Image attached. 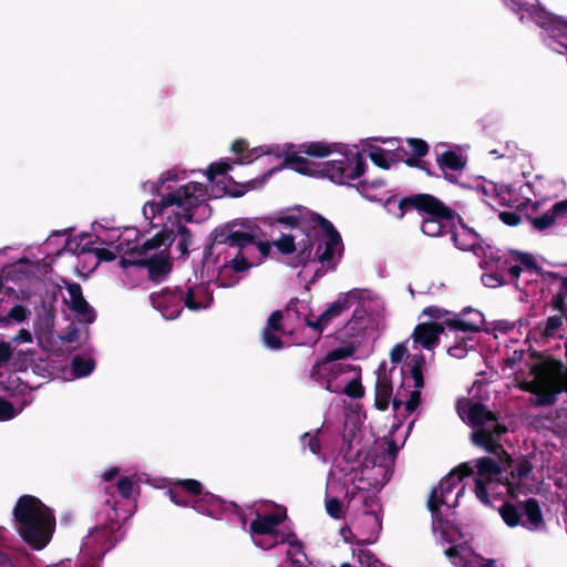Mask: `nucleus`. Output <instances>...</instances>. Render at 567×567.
Listing matches in <instances>:
<instances>
[{
    "instance_id": "1",
    "label": "nucleus",
    "mask_w": 567,
    "mask_h": 567,
    "mask_svg": "<svg viewBox=\"0 0 567 567\" xmlns=\"http://www.w3.org/2000/svg\"><path fill=\"white\" fill-rule=\"evenodd\" d=\"M207 187L198 182H189L179 186L176 190L171 192L158 202L148 203L144 206L143 213L147 216V206L151 209L153 217L155 215H163L164 212L175 206L174 219L167 218L168 227L175 229L176 237L179 236L176 249L179 256L188 255L189 246L193 243V235L189 228L181 223L184 219L187 223L198 221L209 215L210 208L207 204Z\"/></svg>"
},
{
    "instance_id": "2",
    "label": "nucleus",
    "mask_w": 567,
    "mask_h": 567,
    "mask_svg": "<svg viewBox=\"0 0 567 567\" xmlns=\"http://www.w3.org/2000/svg\"><path fill=\"white\" fill-rule=\"evenodd\" d=\"M21 539L33 550H42L52 539L56 526L53 509L37 496L21 495L12 509Z\"/></svg>"
},
{
    "instance_id": "3",
    "label": "nucleus",
    "mask_w": 567,
    "mask_h": 567,
    "mask_svg": "<svg viewBox=\"0 0 567 567\" xmlns=\"http://www.w3.org/2000/svg\"><path fill=\"white\" fill-rule=\"evenodd\" d=\"M456 411L463 421H467L473 427L471 442L493 452L501 449V440L508 432L505 424L499 422V415L492 412L482 402H473L470 399H460L456 403Z\"/></svg>"
},
{
    "instance_id": "4",
    "label": "nucleus",
    "mask_w": 567,
    "mask_h": 567,
    "mask_svg": "<svg viewBox=\"0 0 567 567\" xmlns=\"http://www.w3.org/2000/svg\"><path fill=\"white\" fill-rule=\"evenodd\" d=\"M532 381H524L519 389L535 395L530 399L534 406H551L561 392L567 393V372L564 363L553 357L530 367Z\"/></svg>"
},
{
    "instance_id": "5",
    "label": "nucleus",
    "mask_w": 567,
    "mask_h": 567,
    "mask_svg": "<svg viewBox=\"0 0 567 567\" xmlns=\"http://www.w3.org/2000/svg\"><path fill=\"white\" fill-rule=\"evenodd\" d=\"M260 234V227L251 220H231L212 231L210 247L226 245L235 248L237 250L235 256L225 262V267L231 268L235 272H243L251 267L244 250L255 244Z\"/></svg>"
},
{
    "instance_id": "6",
    "label": "nucleus",
    "mask_w": 567,
    "mask_h": 567,
    "mask_svg": "<svg viewBox=\"0 0 567 567\" xmlns=\"http://www.w3.org/2000/svg\"><path fill=\"white\" fill-rule=\"evenodd\" d=\"M112 512L114 517L110 516V525L93 527L84 538L80 551V564L75 567H101L105 554L122 540L121 526L118 520L115 519L117 514L115 509H112ZM47 567H72V563L68 559Z\"/></svg>"
},
{
    "instance_id": "7",
    "label": "nucleus",
    "mask_w": 567,
    "mask_h": 567,
    "mask_svg": "<svg viewBox=\"0 0 567 567\" xmlns=\"http://www.w3.org/2000/svg\"><path fill=\"white\" fill-rule=\"evenodd\" d=\"M296 239L297 237L292 234H281L280 238L272 243L256 239L254 245L257 246L264 258L269 256L272 246H275L284 256L296 252V255L290 259L289 266L292 268H297L299 266L305 267L312 259L315 243L308 234H306L299 241H296Z\"/></svg>"
},
{
    "instance_id": "8",
    "label": "nucleus",
    "mask_w": 567,
    "mask_h": 567,
    "mask_svg": "<svg viewBox=\"0 0 567 567\" xmlns=\"http://www.w3.org/2000/svg\"><path fill=\"white\" fill-rule=\"evenodd\" d=\"M399 213L396 218L402 219L406 214L416 212L421 216L435 218H457L461 216L451 207L446 206L434 195L417 193L404 196L398 202Z\"/></svg>"
},
{
    "instance_id": "9",
    "label": "nucleus",
    "mask_w": 567,
    "mask_h": 567,
    "mask_svg": "<svg viewBox=\"0 0 567 567\" xmlns=\"http://www.w3.org/2000/svg\"><path fill=\"white\" fill-rule=\"evenodd\" d=\"M293 147V144H286L287 151L285 152L284 161L277 169L287 167L302 175H315L317 173L316 164L301 156L300 153L319 158L327 157L332 153V146L322 141L302 143L299 145L298 152L292 151ZM274 171L276 168L271 169L270 173Z\"/></svg>"
},
{
    "instance_id": "10",
    "label": "nucleus",
    "mask_w": 567,
    "mask_h": 567,
    "mask_svg": "<svg viewBox=\"0 0 567 567\" xmlns=\"http://www.w3.org/2000/svg\"><path fill=\"white\" fill-rule=\"evenodd\" d=\"M321 218H323L322 215L305 206L295 205L271 214L268 220L271 227L279 225L281 229H299L303 235L310 236L309 231L320 223Z\"/></svg>"
},
{
    "instance_id": "11",
    "label": "nucleus",
    "mask_w": 567,
    "mask_h": 567,
    "mask_svg": "<svg viewBox=\"0 0 567 567\" xmlns=\"http://www.w3.org/2000/svg\"><path fill=\"white\" fill-rule=\"evenodd\" d=\"M367 168L364 157L360 152H350L343 158L323 164L320 173L337 184H347L361 177Z\"/></svg>"
},
{
    "instance_id": "12",
    "label": "nucleus",
    "mask_w": 567,
    "mask_h": 567,
    "mask_svg": "<svg viewBox=\"0 0 567 567\" xmlns=\"http://www.w3.org/2000/svg\"><path fill=\"white\" fill-rule=\"evenodd\" d=\"M317 226L320 227L326 239L318 244L313 260L320 262L327 270H336L337 261L334 259L337 256L341 258L344 250L342 237L326 217L321 218Z\"/></svg>"
},
{
    "instance_id": "13",
    "label": "nucleus",
    "mask_w": 567,
    "mask_h": 567,
    "mask_svg": "<svg viewBox=\"0 0 567 567\" xmlns=\"http://www.w3.org/2000/svg\"><path fill=\"white\" fill-rule=\"evenodd\" d=\"M249 532L252 536H264V539L255 540V544L260 548L268 550L279 544L288 543L291 547L298 551L302 550V543L297 538L295 533H285L274 527L260 516L250 523Z\"/></svg>"
},
{
    "instance_id": "14",
    "label": "nucleus",
    "mask_w": 567,
    "mask_h": 567,
    "mask_svg": "<svg viewBox=\"0 0 567 567\" xmlns=\"http://www.w3.org/2000/svg\"><path fill=\"white\" fill-rule=\"evenodd\" d=\"M360 298V291L354 289L347 293H342L317 318L312 319L310 316L305 318L307 327L311 328L320 337L323 330L344 311L349 310L354 299Z\"/></svg>"
},
{
    "instance_id": "15",
    "label": "nucleus",
    "mask_w": 567,
    "mask_h": 567,
    "mask_svg": "<svg viewBox=\"0 0 567 567\" xmlns=\"http://www.w3.org/2000/svg\"><path fill=\"white\" fill-rule=\"evenodd\" d=\"M189 506L195 512L215 519H219L226 511L233 509V512L239 516L241 523L246 524V516L241 513L240 507L235 502H226L210 492L202 493V495L197 496Z\"/></svg>"
},
{
    "instance_id": "16",
    "label": "nucleus",
    "mask_w": 567,
    "mask_h": 567,
    "mask_svg": "<svg viewBox=\"0 0 567 567\" xmlns=\"http://www.w3.org/2000/svg\"><path fill=\"white\" fill-rule=\"evenodd\" d=\"M152 306L158 310L165 319H175L182 312V297L179 287H165L150 296Z\"/></svg>"
},
{
    "instance_id": "17",
    "label": "nucleus",
    "mask_w": 567,
    "mask_h": 567,
    "mask_svg": "<svg viewBox=\"0 0 567 567\" xmlns=\"http://www.w3.org/2000/svg\"><path fill=\"white\" fill-rule=\"evenodd\" d=\"M135 267L147 268L148 278L153 282L163 281L173 269V264L169 257V250L162 249L159 252H155L148 258L131 260Z\"/></svg>"
},
{
    "instance_id": "18",
    "label": "nucleus",
    "mask_w": 567,
    "mask_h": 567,
    "mask_svg": "<svg viewBox=\"0 0 567 567\" xmlns=\"http://www.w3.org/2000/svg\"><path fill=\"white\" fill-rule=\"evenodd\" d=\"M133 488H134V484H133L132 478L126 477V476L121 477L117 481L115 486H106L105 487L106 494L110 495L111 497L106 498L104 502V505L106 507L105 508V522L99 524L97 526L110 525V523H111L110 516L114 517L112 509H115V512L117 514L115 519L118 520L120 526L122 527L123 522L126 520L130 517V515H127L125 517H120L118 511L116 508L117 501L114 499V491L118 492V494L122 496V498L130 499L132 496V493H133ZM120 534H122V538H123L124 533L122 532V528L120 529Z\"/></svg>"
},
{
    "instance_id": "19",
    "label": "nucleus",
    "mask_w": 567,
    "mask_h": 567,
    "mask_svg": "<svg viewBox=\"0 0 567 567\" xmlns=\"http://www.w3.org/2000/svg\"><path fill=\"white\" fill-rule=\"evenodd\" d=\"M525 10L529 13L533 21L551 37L567 38V20L564 18L551 14L539 6H529Z\"/></svg>"
},
{
    "instance_id": "20",
    "label": "nucleus",
    "mask_w": 567,
    "mask_h": 567,
    "mask_svg": "<svg viewBox=\"0 0 567 567\" xmlns=\"http://www.w3.org/2000/svg\"><path fill=\"white\" fill-rule=\"evenodd\" d=\"M484 322L483 313L471 307L464 308L461 315H455L454 318L444 320L449 329L462 332H480L482 331Z\"/></svg>"
},
{
    "instance_id": "21",
    "label": "nucleus",
    "mask_w": 567,
    "mask_h": 567,
    "mask_svg": "<svg viewBox=\"0 0 567 567\" xmlns=\"http://www.w3.org/2000/svg\"><path fill=\"white\" fill-rule=\"evenodd\" d=\"M65 288L71 298L69 307L75 313L78 320L86 324L93 323L96 318V313L83 297L81 285L78 282H70L66 284Z\"/></svg>"
},
{
    "instance_id": "22",
    "label": "nucleus",
    "mask_w": 567,
    "mask_h": 567,
    "mask_svg": "<svg viewBox=\"0 0 567 567\" xmlns=\"http://www.w3.org/2000/svg\"><path fill=\"white\" fill-rule=\"evenodd\" d=\"M175 239V229L169 228L168 224H165L163 228L152 238L145 240L142 245L132 247L131 255L133 257L134 255H137L140 258H147L146 255L151 250L159 249L162 247H164L163 249L168 250Z\"/></svg>"
},
{
    "instance_id": "23",
    "label": "nucleus",
    "mask_w": 567,
    "mask_h": 567,
    "mask_svg": "<svg viewBox=\"0 0 567 567\" xmlns=\"http://www.w3.org/2000/svg\"><path fill=\"white\" fill-rule=\"evenodd\" d=\"M534 465L528 455H520L516 458V463L512 471H509L506 482L507 492L511 497L516 498L522 492V478H527L533 473Z\"/></svg>"
},
{
    "instance_id": "24",
    "label": "nucleus",
    "mask_w": 567,
    "mask_h": 567,
    "mask_svg": "<svg viewBox=\"0 0 567 567\" xmlns=\"http://www.w3.org/2000/svg\"><path fill=\"white\" fill-rule=\"evenodd\" d=\"M445 323L423 322L416 324L412 338L415 343H420L424 349L431 350L439 344L440 336L444 332Z\"/></svg>"
},
{
    "instance_id": "25",
    "label": "nucleus",
    "mask_w": 567,
    "mask_h": 567,
    "mask_svg": "<svg viewBox=\"0 0 567 567\" xmlns=\"http://www.w3.org/2000/svg\"><path fill=\"white\" fill-rule=\"evenodd\" d=\"M182 303L192 311H198L209 307L213 296L204 285L187 287L186 291L181 288Z\"/></svg>"
},
{
    "instance_id": "26",
    "label": "nucleus",
    "mask_w": 567,
    "mask_h": 567,
    "mask_svg": "<svg viewBox=\"0 0 567 567\" xmlns=\"http://www.w3.org/2000/svg\"><path fill=\"white\" fill-rule=\"evenodd\" d=\"M393 394V386L385 373V363L378 368V378L374 389V405L379 411H386Z\"/></svg>"
},
{
    "instance_id": "27",
    "label": "nucleus",
    "mask_w": 567,
    "mask_h": 567,
    "mask_svg": "<svg viewBox=\"0 0 567 567\" xmlns=\"http://www.w3.org/2000/svg\"><path fill=\"white\" fill-rule=\"evenodd\" d=\"M360 502L362 504L363 519L371 523V529L373 532L381 530L382 523L379 516L381 511V504L377 494L370 491H361L359 493Z\"/></svg>"
},
{
    "instance_id": "28",
    "label": "nucleus",
    "mask_w": 567,
    "mask_h": 567,
    "mask_svg": "<svg viewBox=\"0 0 567 567\" xmlns=\"http://www.w3.org/2000/svg\"><path fill=\"white\" fill-rule=\"evenodd\" d=\"M519 508L526 519L523 520L522 526L528 530H537L545 525L543 512L539 502L536 498H527L524 502H519Z\"/></svg>"
},
{
    "instance_id": "29",
    "label": "nucleus",
    "mask_w": 567,
    "mask_h": 567,
    "mask_svg": "<svg viewBox=\"0 0 567 567\" xmlns=\"http://www.w3.org/2000/svg\"><path fill=\"white\" fill-rule=\"evenodd\" d=\"M436 162L444 177L450 182H452L453 178L446 174V169L458 172L463 171L466 165V161L462 157V155L451 150L439 154L436 156Z\"/></svg>"
},
{
    "instance_id": "30",
    "label": "nucleus",
    "mask_w": 567,
    "mask_h": 567,
    "mask_svg": "<svg viewBox=\"0 0 567 567\" xmlns=\"http://www.w3.org/2000/svg\"><path fill=\"white\" fill-rule=\"evenodd\" d=\"M406 144L409 146V154L406 159H403V163L409 167H413L420 165V159L424 157L429 153V144L422 140L416 137L406 138Z\"/></svg>"
},
{
    "instance_id": "31",
    "label": "nucleus",
    "mask_w": 567,
    "mask_h": 567,
    "mask_svg": "<svg viewBox=\"0 0 567 567\" xmlns=\"http://www.w3.org/2000/svg\"><path fill=\"white\" fill-rule=\"evenodd\" d=\"M7 533V529L0 526V567H16L14 560L20 550L9 544Z\"/></svg>"
},
{
    "instance_id": "32",
    "label": "nucleus",
    "mask_w": 567,
    "mask_h": 567,
    "mask_svg": "<svg viewBox=\"0 0 567 567\" xmlns=\"http://www.w3.org/2000/svg\"><path fill=\"white\" fill-rule=\"evenodd\" d=\"M329 363L328 362H322V359L317 361L312 368H311V371H310V378L320 383L322 382L326 378H328L329 373H338V372H344V371H351V370H355L354 367L352 365H347V369H342L340 365H337V364H332L330 365L329 368L327 367Z\"/></svg>"
},
{
    "instance_id": "33",
    "label": "nucleus",
    "mask_w": 567,
    "mask_h": 567,
    "mask_svg": "<svg viewBox=\"0 0 567 567\" xmlns=\"http://www.w3.org/2000/svg\"><path fill=\"white\" fill-rule=\"evenodd\" d=\"M458 221L466 231L462 235L454 233L452 238L458 249L464 251L472 250L477 245L478 234L463 224L462 218Z\"/></svg>"
},
{
    "instance_id": "34",
    "label": "nucleus",
    "mask_w": 567,
    "mask_h": 567,
    "mask_svg": "<svg viewBox=\"0 0 567 567\" xmlns=\"http://www.w3.org/2000/svg\"><path fill=\"white\" fill-rule=\"evenodd\" d=\"M522 508H519V503L518 504H512L509 502H505L501 507H499V515L501 517L503 518L504 523L508 526V527H516L518 525H522L523 520H522V512H520Z\"/></svg>"
},
{
    "instance_id": "35",
    "label": "nucleus",
    "mask_w": 567,
    "mask_h": 567,
    "mask_svg": "<svg viewBox=\"0 0 567 567\" xmlns=\"http://www.w3.org/2000/svg\"><path fill=\"white\" fill-rule=\"evenodd\" d=\"M425 363V358L422 353L412 354L409 361V368L411 378L413 380V385L416 389L424 388V377H423V365Z\"/></svg>"
},
{
    "instance_id": "36",
    "label": "nucleus",
    "mask_w": 567,
    "mask_h": 567,
    "mask_svg": "<svg viewBox=\"0 0 567 567\" xmlns=\"http://www.w3.org/2000/svg\"><path fill=\"white\" fill-rule=\"evenodd\" d=\"M475 467L477 468V474L481 478L487 477L491 480L493 476L502 473V466L488 456L478 458L475 463Z\"/></svg>"
},
{
    "instance_id": "37",
    "label": "nucleus",
    "mask_w": 567,
    "mask_h": 567,
    "mask_svg": "<svg viewBox=\"0 0 567 567\" xmlns=\"http://www.w3.org/2000/svg\"><path fill=\"white\" fill-rule=\"evenodd\" d=\"M231 151L236 154H241L243 158L240 163L244 161H247L248 163L252 162L254 158H257L260 156V152L264 154H270L271 152L269 150L262 151V147L254 148L251 151H248V142L246 140L239 138L236 140L231 145Z\"/></svg>"
},
{
    "instance_id": "38",
    "label": "nucleus",
    "mask_w": 567,
    "mask_h": 567,
    "mask_svg": "<svg viewBox=\"0 0 567 567\" xmlns=\"http://www.w3.org/2000/svg\"><path fill=\"white\" fill-rule=\"evenodd\" d=\"M365 329L364 311L355 309L352 317L344 324L343 331L346 337H357Z\"/></svg>"
},
{
    "instance_id": "39",
    "label": "nucleus",
    "mask_w": 567,
    "mask_h": 567,
    "mask_svg": "<svg viewBox=\"0 0 567 567\" xmlns=\"http://www.w3.org/2000/svg\"><path fill=\"white\" fill-rule=\"evenodd\" d=\"M30 315V310L22 305H14L7 315L0 313V324L7 327L11 321L23 322Z\"/></svg>"
},
{
    "instance_id": "40",
    "label": "nucleus",
    "mask_w": 567,
    "mask_h": 567,
    "mask_svg": "<svg viewBox=\"0 0 567 567\" xmlns=\"http://www.w3.org/2000/svg\"><path fill=\"white\" fill-rule=\"evenodd\" d=\"M446 497L440 493L437 487L432 488L427 499V509L431 512L433 519L441 522L442 513L440 506L446 504Z\"/></svg>"
},
{
    "instance_id": "41",
    "label": "nucleus",
    "mask_w": 567,
    "mask_h": 567,
    "mask_svg": "<svg viewBox=\"0 0 567 567\" xmlns=\"http://www.w3.org/2000/svg\"><path fill=\"white\" fill-rule=\"evenodd\" d=\"M456 218H435L427 217L422 221L421 230L424 235L436 237L440 236L443 231V221H453Z\"/></svg>"
},
{
    "instance_id": "42",
    "label": "nucleus",
    "mask_w": 567,
    "mask_h": 567,
    "mask_svg": "<svg viewBox=\"0 0 567 567\" xmlns=\"http://www.w3.org/2000/svg\"><path fill=\"white\" fill-rule=\"evenodd\" d=\"M172 483L189 496L197 497L204 493L203 484L194 478L174 480Z\"/></svg>"
},
{
    "instance_id": "43",
    "label": "nucleus",
    "mask_w": 567,
    "mask_h": 567,
    "mask_svg": "<svg viewBox=\"0 0 567 567\" xmlns=\"http://www.w3.org/2000/svg\"><path fill=\"white\" fill-rule=\"evenodd\" d=\"M73 374L78 378L87 377L94 369V361L92 359H84L75 355L71 362Z\"/></svg>"
},
{
    "instance_id": "44",
    "label": "nucleus",
    "mask_w": 567,
    "mask_h": 567,
    "mask_svg": "<svg viewBox=\"0 0 567 567\" xmlns=\"http://www.w3.org/2000/svg\"><path fill=\"white\" fill-rule=\"evenodd\" d=\"M34 354V350H19L17 352H13V357L11 358L10 364L12 367L13 371L23 372L27 371L29 368V362L32 360V357Z\"/></svg>"
},
{
    "instance_id": "45",
    "label": "nucleus",
    "mask_w": 567,
    "mask_h": 567,
    "mask_svg": "<svg viewBox=\"0 0 567 567\" xmlns=\"http://www.w3.org/2000/svg\"><path fill=\"white\" fill-rule=\"evenodd\" d=\"M526 217L533 225V227L539 231L546 230L549 227H551L557 219V216L555 215L551 208L539 217H532L529 215H527Z\"/></svg>"
},
{
    "instance_id": "46",
    "label": "nucleus",
    "mask_w": 567,
    "mask_h": 567,
    "mask_svg": "<svg viewBox=\"0 0 567 567\" xmlns=\"http://www.w3.org/2000/svg\"><path fill=\"white\" fill-rule=\"evenodd\" d=\"M354 351L355 347L353 344L336 348L329 351L327 355L322 358V362H328L330 364L334 361L347 359L349 357H352Z\"/></svg>"
},
{
    "instance_id": "47",
    "label": "nucleus",
    "mask_w": 567,
    "mask_h": 567,
    "mask_svg": "<svg viewBox=\"0 0 567 567\" xmlns=\"http://www.w3.org/2000/svg\"><path fill=\"white\" fill-rule=\"evenodd\" d=\"M264 520L278 528L287 518V509L284 506H276V511L272 513L260 514L257 513Z\"/></svg>"
},
{
    "instance_id": "48",
    "label": "nucleus",
    "mask_w": 567,
    "mask_h": 567,
    "mask_svg": "<svg viewBox=\"0 0 567 567\" xmlns=\"http://www.w3.org/2000/svg\"><path fill=\"white\" fill-rule=\"evenodd\" d=\"M369 156L375 166L382 169H390L392 162L386 157V153L383 148L373 146L369 153Z\"/></svg>"
},
{
    "instance_id": "49",
    "label": "nucleus",
    "mask_w": 567,
    "mask_h": 567,
    "mask_svg": "<svg viewBox=\"0 0 567 567\" xmlns=\"http://www.w3.org/2000/svg\"><path fill=\"white\" fill-rule=\"evenodd\" d=\"M489 454H493L495 455L497 458H498V464L502 466V473L504 471H507V470H513L515 463H516V458H514L503 446V444H501V449L493 451V452H488Z\"/></svg>"
},
{
    "instance_id": "50",
    "label": "nucleus",
    "mask_w": 567,
    "mask_h": 567,
    "mask_svg": "<svg viewBox=\"0 0 567 567\" xmlns=\"http://www.w3.org/2000/svg\"><path fill=\"white\" fill-rule=\"evenodd\" d=\"M512 256L519 261L527 270L538 272L540 267L537 265L535 258L528 254L518 250H511Z\"/></svg>"
},
{
    "instance_id": "51",
    "label": "nucleus",
    "mask_w": 567,
    "mask_h": 567,
    "mask_svg": "<svg viewBox=\"0 0 567 567\" xmlns=\"http://www.w3.org/2000/svg\"><path fill=\"white\" fill-rule=\"evenodd\" d=\"M342 392L352 399L363 398L364 388L361 384L360 374L357 378L352 379L350 382H348Z\"/></svg>"
},
{
    "instance_id": "52",
    "label": "nucleus",
    "mask_w": 567,
    "mask_h": 567,
    "mask_svg": "<svg viewBox=\"0 0 567 567\" xmlns=\"http://www.w3.org/2000/svg\"><path fill=\"white\" fill-rule=\"evenodd\" d=\"M284 313L281 310H275L268 318L267 324L262 331H274L284 333L285 328L282 324Z\"/></svg>"
},
{
    "instance_id": "53",
    "label": "nucleus",
    "mask_w": 567,
    "mask_h": 567,
    "mask_svg": "<svg viewBox=\"0 0 567 567\" xmlns=\"http://www.w3.org/2000/svg\"><path fill=\"white\" fill-rule=\"evenodd\" d=\"M261 340L265 347L270 350H280L284 347V341L281 340L279 332L262 331Z\"/></svg>"
},
{
    "instance_id": "54",
    "label": "nucleus",
    "mask_w": 567,
    "mask_h": 567,
    "mask_svg": "<svg viewBox=\"0 0 567 567\" xmlns=\"http://www.w3.org/2000/svg\"><path fill=\"white\" fill-rule=\"evenodd\" d=\"M563 317L560 315L550 316L542 332L543 337L549 339L555 336V332L563 326Z\"/></svg>"
},
{
    "instance_id": "55",
    "label": "nucleus",
    "mask_w": 567,
    "mask_h": 567,
    "mask_svg": "<svg viewBox=\"0 0 567 567\" xmlns=\"http://www.w3.org/2000/svg\"><path fill=\"white\" fill-rule=\"evenodd\" d=\"M326 511L328 515L334 519H340L343 517V504L337 497H330L326 499Z\"/></svg>"
},
{
    "instance_id": "56",
    "label": "nucleus",
    "mask_w": 567,
    "mask_h": 567,
    "mask_svg": "<svg viewBox=\"0 0 567 567\" xmlns=\"http://www.w3.org/2000/svg\"><path fill=\"white\" fill-rule=\"evenodd\" d=\"M231 169V165L226 162L212 163L207 169V178L213 182L216 176H225L228 171Z\"/></svg>"
},
{
    "instance_id": "57",
    "label": "nucleus",
    "mask_w": 567,
    "mask_h": 567,
    "mask_svg": "<svg viewBox=\"0 0 567 567\" xmlns=\"http://www.w3.org/2000/svg\"><path fill=\"white\" fill-rule=\"evenodd\" d=\"M172 503L181 507H187L190 505L189 501L184 496L183 492L176 487L172 482L166 492Z\"/></svg>"
},
{
    "instance_id": "58",
    "label": "nucleus",
    "mask_w": 567,
    "mask_h": 567,
    "mask_svg": "<svg viewBox=\"0 0 567 567\" xmlns=\"http://www.w3.org/2000/svg\"><path fill=\"white\" fill-rule=\"evenodd\" d=\"M18 415V411L13 404L4 398L0 396V422L10 421Z\"/></svg>"
},
{
    "instance_id": "59",
    "label": "nucleus",
    "mask_w": 567,
    "mask_h": 567,
    "mask_svg": "<svg viewBox=\"0 0 567 567\" xmlns=\"http://www.w3.org/2000/svg\"><path fill=\"white\" fill-rule=\"evenodd\" d=\"M474 483V493L476 497L480 499L481 503H483L486 506H489L491 499L487 492L486 482L481 477H476Z\"/></svg>"
},
{
    "instance_id": "60",
    "label": "nucleus",
    "mask_w": 567,
    "mask_h": 567,
    "mask_svg": "<svg viewBox=\"0 0 567 567\" xmlns=\"http://www.w3.org/2000/svg\"><path fill=\"white\" fill-rule=\"evenodd\" d=\"M458 482L460 481L454 475V473H450L447 476L441 480L437 488L440 489V493L446 497L450 493L454 491Z\"/></svg>"
},
{
    "instance_id": "61",
    "label": "nucleus",
    "mask_w": 567,
    "mask_h": 567,
    "mask_svg": "<svg viewBox=\"0 0 567 567\" xmlns=\"http://www.w3.org/2000/svg\"><path fill=\"white\" fill-rule=\"evenodd\" d=\"M464 549L463 545H454L445 549V556L451 559L452 564L455 566L463 565L466 560L462 556V550Z\"/></svg>"
},
{
    "instance_id": "62",
    "label": "nucleus",
    "mask_w": 567,
    "mask_h": 567,
    "mask_svg": "<svg viewBox=\"0 0 567 567\" xmlns=\"http://www.w3.org/2000/svg\"><path fill=\"white\" fill-rule=\"evenodd\" d=\"M301 443L303 447H308L312 454L318 455L320 453L321 445L317 434L305 433L301 436Z\"/></svg>"
},
{
    "instance_id": "63",
    "label": "nucleus",
    "mask_w": 567,
    "mask_h": 567,
    "mask_svg": "<svg viewBox=\"0 0 567 567\" xmlns=\"http://www.w3.org/2000/svg\"><path fill=\"white\" fill-rule=\"evenodd\" d=\"M421 390L422 389L414 388L413 391L409 392V399L404 403V409L408 415L413 413L421 404Z\"/></svg>"
},
{
    "instance_id": "64",
    "label": "nucleus",
    "mask_w": 567,
    "mask_h": 567,
    "mask_svg": "<svg viewBox=\"0 0 567 567\" xmlns=\"http://www.w3.org/2000/svg\"><path fill=\"white\" fill-rule=\"evenodd\" d=\"M82 252H93L97 258L99 262L101 261H113L116 259V255L107 248H87L83 247Z\"/></svg>"
}]
</instances>
